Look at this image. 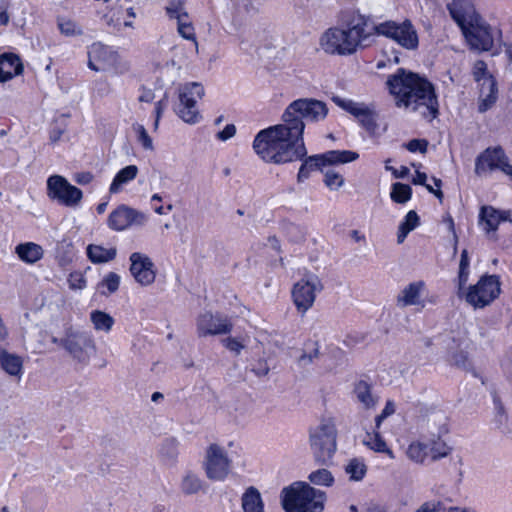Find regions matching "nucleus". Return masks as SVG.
<instances>
[{
    "instance_id": "obj_1",
    "label": "nucleus",
    "mask_w": 512,
    "mask_h": 512,
    "mask_svg": "<svg viewBox=\"0 0 512 512\" xmlns=\"http://www.w3.org/2000/svg\"><path fill=\"white\" fill-rule=\"evenodd\" d=\"M328 108L322 101L300 98L291 102L282 114V123L261 130L253 141L255 153L265 162L284 164L307 155L303 133L305 123L326 118Z\"/></svg>"
},
{
    "instance_id": "obj_2",
    "label": "nucleus",
    "mask_w": 512,
    "mask_h": 512,
    "mask_svg": "<svg viewBox=\"0 0 512 512\" xmlns=\"http://www.w3.org/2000/svg\"><path fill=\"white\" fill-rule=\"evenodd\" d=\"M377 24L359 10L348 9L339 14V26L327 29L320 38L321 48L328 54L349 56L372 45Z\"/></svg>"
},
{
    "instance_id": "obj_3",
    "label": "nucleus",
    "mask_w": 512,
    "mask_h": 512,
    "mask_svg": "<svg viewBox=\"0 0 512 512\" xmlns=\"http://www.w3.org/2000/svg\"><path fill=\"white\" fill-rule=\"evenodd\" d=\"M386 85L397 107L418 112L428 120L438 115L439 104L435 89L426 78L399 68L388 77Z\"/></svg>"
},
{
    "instance_id": "obj_4",
    "label": "nucleus",
    "mask_w": 512,
    "mask_h": 512,
    "mask_svg": "<svg viewBox=\"0 0 512 512\" xmlns=\"http://www.w3.org/2000/svg\"><path fill=\"white\" fill-rule=\"evenodd\" d=\"M447 8L472 49L488 51L493 47L492 28L476 12L471 1L453 0Z\"/></svg>"
},
{
    "instance_id": "obj_5",
    "label": "nucleus",
    "mask_w": 512,
    "mask_h": 512,
    "mask_svg": "<svg viewBox=\"0 0 512 512\" xmlns=\"http://www.w3.org/2000/svg\"><path fill=\"white\" fill-rule=\"evenodd\" d=\"M325 493L306 482H294L281 492V503L286 512H321Z\"/></svg>"
},
{
    "instance_id": "obj_6",
    "label": "nucleus",
    "mask_w": 512,
    "mask_h": 512,
    "mask_svg": "<svg viewBox=\"0 0 512 512\" xmlns=\"http://www.w3.org/2000/svg\"><path fill=\"white\" fill-rule=\"evenodd\" d=\"M337 428L333 417H322L309 429V446L315 460L328 465L337 450Z\"/></svg>"
},
{
    "instance_id": "obj_7",
    "label": "nucleus",
    "mask_w": 512,
    "mask_h": 512,
    "mask_svg": "<svg viewBox=\"0 0 512 512\" xmlns=\"http://www.w3.org/2000/svg\"><path fill=\"white\" fill-rule=\"evenodd\" d=\"M377 35L386 37L408 51L419 47V36L415 26L408 19L402 22L387 20L377 24Z\"/></svg>"
},
{
    "instance_id": "obj_8",
    "label": "nucleus",
    "mask_w": 512,
    "mask_h": 512,
    "mask_svg": "<svg viewBox=\"0 0 512 512\" xmlns=\"http://www.w3.org/2000/svg\"><path fill=\"white\" fill-rule=\"evenodd\" d=\"M358 157V153L349 150H331L319 155L305 156L302 159L303 163L300 166L297 180L303 182L309 178L310 173L314 170H321L328 165L349 163L355 161Z\"/></svg>"
},
{
    "instance_id": "obj_9",
    "label": "nucleus",
    "mask_w": 512,
    "mask_h": 512,
    "mask_svg": "<svg viewBox=\"0 0 512 512\" xmlns=\"http://www.w3.org/2000/svg\"><path fill=\"white\" fill-rule=\"evenodd\" d=\"M500 281L496 275H484L464 293L466 302L474 309L490 305L500 294Z\"/></svg>"
},
{
    "instance_id": "obj_10",
    "label": "nucleus",
    "mask_w": 512,
    "mask_h": 512,
    "mask_svg": "<svg viewBox=\"0 0 512 512\" xmlns=\"http://www.w3.org/2000/svg\"><path fill=\"white\" fill-rule=\"evenodd\" d=\"M204 96V88L200 83H187L179 89V103L175 107L177 115L186 123L199 122L201 115L197 101Z\"/></svg>"
},
{
    "instance_id": "obj_11",
    "label": "nucleus",
    "mask_w": 512,
    "mask_h": 512,
    "mask_svg": "<svg viewBox=\"0 0 512 512\" xmlns=\"http://www.w3.org/2000/svg\"><path fill=\"white\" fill-rule=\"evenodd\" d=\"M61 347L80 363H87L96 350L94 339L88 332L72 328L65 331L61 338Z\"/></svg>"
},
{
    "instance_id": "obj_12",
    "label": "nucleus",
    "mask_w": 512,
    "mask_h": 512,
    "mask_svg": "<svg viewBox=\"0 0 512 512\" xmlns=\"http://www.w3.org/2000/svg\"><path fill=\"white\" fill-rule=\"evenodd\" d=\"M203 469L209 480H225L231 471V460L226 450L218 444H210L205 452Z\"/></svg>"
},
{
    "instance_id": "obj_13",
    "label": "nucleus",
    "mask_w": 512,
    "mask_h": 512,
    "mask_svg": "<svg viewBox=\"0 0 512 512\" xmlns=\"http://www.w3.org/2000/svg\"><path fill=\"white\" fill-rule=\"evenodd\" d=\"M322 289L321 280L314 274L307 275L297 281L291 291L297 311L305 314L313 306L316 294L321 292Z\"/></svg>"
},
{
    "instance_id": "obj_14",
    "label": "nucleus",
    "mask_w": 512,
    "mask_h": 512,
    "mask_svg": "<svg viewBox=\"0 0 512 512\" xmlns=\"http://www.w3.org/2000/svg\"><path fill=\"white\" fill-rule=\"evenodd\" d=\"M47 196L66 207H77L83 197L82 191L70 184L61 175H52L47 179Z\"/></svg>"
},
{
    "instance_id": "obj_15",
    "label": "nucleus",
    "mask_w": 512,
    "mask_h": 512,
    "mask_svg": "<svg viewBox=\"0 0 512 512\" xmlns=\"http://www.w3.org/2000/svg\"><path fill=\"white\" fill-rule=\"evenodd\" d=\"M496 169L512 176V164L509 163V160L501 147L493 149L488 148L476 158L475 173L477 175H483Z\"/></svg>"
},
{
    "instance_id": "obj_16",
    "label": "nucleus",
    "mask_w": 512,
    "mask_h": 512,
    "mask_svg": "<svg viewBox=\"0 0 512 512\" xmlns=\"http://www.w3.org/2000/svg\"><path fill=\"white\" fill-rule=\"evenodd\" d=\"M147 220L145 213L122 204L110 213L107 224L114 231H124L133 225L142 226Z\"/></svg>"
},
{
    "instance_id": "obj_17",
    "label": "nucleus",
    "mask_w": 512,
    "mask_h": 512,
    "mask_svg": "<svg viewBox=\"0 0 512 512\" xmlns=\"http://www.w3.org/2000/svg\"><path fill=\"white\" fill-rule=\"evenodd\" d=\"M472 74L475 81H483L481 84V95L485 96V98L479 104V111L485 112L496 101V81L493 76L489 74L487 65L482 60H478L474 63Z\"/></svg>"
},
{
    "instance_id": "obj_18",
    "label": "nucleus",
    "mask_w": 512,
    "mask_h": 512,
    "mask_svg": "<svg viewBox=\"0 0 512 512\" xmlns=\"http://www.w3.org/2000/svg\"><path fill=\"white\" fill-rule=\"evenodd\" d=\"M130 273L137 283L142 286L151 285L156 278L154 263L149 256L140 252H134L129 258Z\"/></svg>"
},
{
    "instance_id": "obj_19",
    "label": "nucleus",
    "mask_w": 512,
    "mask_h": 512,
    "mask_svg": "<svg viewBox=\"0 0 512 512\" xmlns=\"http://www.w3.org/2000/svg\"><path fill=\"white\" fill-rule=\"evenodd\" d=\"M232 323L227 317L213 315L210 312L200 314L197 319V333L199 337L228 334L232 330Z\"/></svg>"
},
{
    "instance_id": "obj_20",
    "label": "nucleus",
    "mask_w": 512,
    "mask_h": 512,
    "mask_svg": "<svg viewBox=\"0 0 512 512\" xmlns=\"http://www.w3.org/2000/svg\"><path fill=\"white\" fill-rule=\"evenodd\" d=\"M88 66L94 71H105L114 65L117 55L102 43H93L88 50Z\"/></svg>"
},
{
    "instance_id": "obj_21",
    "label": "nucleus",
    "mask_w": 512,
    "mask_h": 512,
    "mask_svg": "<svg viewBox=\"0 0 512 512\" xmlns=\"http://www.w3.org/2000/svg\"><path fill=\"white\" fill-rule=\"evenodd\" d=\"M0 368L10 377L20 380L24 372L23 357L9 352L0 344Z\"/></svg>"
},
{
    "instance_id": "obj_22",
    "label": "nucleus",
    "mask_w": 512,
    "mask_h": 512,
    "mask_svg": "<svg viewBox=\"0 0 512 512\" xmlns=\"http://www.w3.org/2000/svg\"><path fill=\"white\" fill-rule=\"evenodd\" d=\"M424 281H415L405 286L397 295L396 304L400 308L422 305L421 294L425 289Z\"/></svg>"
},
{
    "instance_id": "obj_23",
    "label": "nucleus",
    "mask_w": 512,
    "mask_h": 512,
    "mask_svg": "<svg viewBox=\"0 0 512 512\" xmlns=\"http://www.w3.org/2000/svg\"><path fill=\"white\" fill-rule=\"evenodd\" d=\"M479 220L487 233L495 232L501 222L510 221V212L500 211L492 206H482L479 213Z\"/></svg>"
},
{
    "instance_id": "obj_24",
    "label": "nucleus",
    "mask_w": 512,
    "mask_h": 512,
    "mask_svg": "<svg viewBox=\"0 0 512 512\" xmlns=\"http://www.w3.org/2000/svg\"><path fill=\"white\" fill-rule=\"evenodd\" d=\"M23 64L21 59L12 53H4L0 56V82L4 83L15 76L22 74Z\"/></svg>"
},
{
    "instance_id": "obj_25",
    "label": "nucleus",
    "mask_w": 512,
    "mask_h": 512,
    "mask_svg": "<svg viewBox=\"0 0 512 512\" xmlns=\"http://www.w3.org/2000/svg\"><path fill=\"white\" fill-rule=\"evenodd\" d=\"M353 393L357 401L365 409L375 408L379 401V397L373 393L371 384L364 380H360L355 384Z\"/></svg>"
},
{
    "instance_id": "obj_26",
    "label": "nucleus",
    "mask_w": 512,
    "mask_h": 512,
    "mask_svg": "<svg viewBox=\"0 0 512 512\" xmlns=\"http://www.w3.org/2000/svg\"><path fill=\"white\" fill-rule=\"evenodd\" d=\"M179 489L186 496L195 495L204 489V481L196 472L187 470L181 477Z\"/></svg>"
},
{
    "instance_id": "obj_27",
    "label": "nucleus",
    "mask_w": 512,
    "mask_h": 512,
    "mask_svg": "<svg viewBox=\"0 0 512 512\" xmlns=\"http://www.w3.org/2000/svg\"><path fill=\"white\" fill-rule=\"evenodd\" d=\"M15 253L25 263L34 264L44 255L43 248L34 242L18 244L15 247Z\"/></svg>"
},
{
    "instance_id": "obj_28",
    "label": "nucleus",
    "mask_w": 512,
    "mask_h": 512,
    "mask_svg": "<svg viewBox=\"0 0 512 512\" xmlns=\"http://www.w3.org/2000/svg\"><path fill=\"white\" fill-rule=\"evenodd\" d=\"M244 512H264V504L260 492L255 487H249L242 496Z\"/></svg>"
},
{
    "instance_id": "obj_29",
    "label": "nucleus",
    "mask_w": 512,
    "mask_h": 512,
    "mask_svg": "<svg viewBox=\"0 0 512 512\" xmlns=\"http://www.w3.org/2000/svg\"><path fill=\"white\" fill-rule=\"evenodd\" d=\"M138 174V168L136 165H129L121 169L114 177L109 192L112 194L121 191L122 186L134 180Z\"/></svg>"
},
{
    "instance_id": "obj_30",
    "label": "nucleus",
    "mask_w": 512,
    "mask_h": 512,
    "mask_svg": "<svg viewBox=\"0 0 512 512\" xmlns=\"http://www.w3.org/2000/svg\"><path fill=\"white\" fill-rule=\"evenodd\" d=\"M363 444L377 453H384L388 455L390 459H394L393 451L387 446L385 440L377 430L367 432L363 439Z\"/></svg>"
},
{
    "instance_id": "obj_31",
    "label": "nucleus",
    "mask_w": 512,
    "mask_h": 512,
    "mask_svg": "<svg viewBox=\"0 0 512 512\" xmlns=\"http://www.w3.org/2000/svg\"><path fill=\"white\" fill-rule=\"evenodd\" d=\"M117 250L115 247L105 248L100 245L90 244L87 247L88 258L93 263H106L116 257Z\"/></svg>"
},
{
    "instance_id": "obj_32",
    "label": "nucleus",
    "mask_w": 512,
    "mask_h": 512,
    "mask_svg": "<svg viewBox=\"0 0 512 512\" xmlns=\"http://www.w3.org/2000/svg\"><path fill=\"white\" fill-rule=\"evenodd\" d=\"M451 363L452 365L463 369L465 371L470 372L475 378L480 379L483 385L486 384V378L483 377L473 366L472 362L469 359L468 353L460 350L451 355Z\"/></svg>"
},
{
    "instance_id": "obj_33",
    "label": "nucleus",
    "mask_w": 512,
    "mask_h": 512,
    "mask_svg": "<svg viewBox=\"0 0 512 512\" xmlns=\"http://www.w3.org/2000/svg\"><path fill=\"white\" fill-rule=\"evenodd\" d=\"M159 454L161 460L168 465H174L179 455L178 442L175 438H167L161 444Z\"/></svg>"
},
{
    "instance_id": "obj_34",
    "label": "nucleus",
    "mask_w": 512,
    "mask_h": 512,
    "mask_svg": "<svg viewBox=\"0 0 512 512\" xmlns=\"http://www.w3.org/2000/svg\"><path fill=\"white\" fill-rule=\"evenodd\" d=\"M420 223L419 216L414 210L409 211L403 222L399 225L397 232V242L401 244L406 239L407 235L413 231Z\"/></svg>"
},
{
    "instance_id": "obj_35",
    "label": "nucleus",
    "mask_w": 512,
    "mask_h": 512,
    "mask_svg": "<svg viewBox=\"0 0 512 512\" xmlns=\"http://www.w3.org/2000/svg\"><path fill=\"white\" fill-rule=\"evenodd\" d=\"M351 481H361L367 473V466L363 459L352 458L344 468Z\"/></svg>"
},
{
    "instance_id": "obj_36",
    "label": "nucleus",
    "mask_w": 512,
    "mask_h": 512,
    "mask_svg": "<svg viewBox=\"0 0 512 512\" xmlns=\"http://www.w3.org/2000/svg\"><path fill=\"white\" fill-rule=\"evenodd\" d=\"M90 320L95 330L106 333H108L114 325L113 317L101 310L92 311L90 314Z\"/></svg>"
},
{
    "instance_id": "obj_37",
    "label": "nucleus",
    "mask_w": 512,
    "mask_h": 512,
    "mask_svg": "<svg viewBox=\"0 0 512 512\" xmlns=\"http://www.w3.org/2000/svg\"><path fill=\"white\" fill-rule=\"evenodd\" d=\"M391 199L396 203H406L411 199L412 189L409 185L396 182L392 185Z\"/></svg>"
},
{
    "instance_id": "obj_38",
    "label": "nucleus",
    "mask_w": 512,
    "mask_h": 512,
    "mask_svg": "<svg viewBox=\"0 0 512 512\" xmlns=\"http://www.w3.org/2000/svg\"><path fill=\"white\" fill-rule=\"evenodd\" d=\"M186 0H170L165 7L166 14L171 19H188V13L185 11Z\"/></svg>"
},
{
    "instance_id": "obj_39",
    "label": "nucleus",
    "mask_w": 512,
    "mask_h": 512,
    "mask_svg": "<svg viewBox=\"0 0 512 512\" xmlns=\"http://www.w3.org/2000/svg\"><path fill=\"white\" fill-rule=\"evenodd\" d=\"M57 25L61 34L67 37L80 36L83 34L82 28L75 21L69 18L59 17Z\"/></svg>"
},
{
    "instance_id": "obj_40",
    "label": "nucleus",
    "mask_w": 512,
    "mask_h": 512,
    "mask_svg": "<svg viewBox=\"0 0 512 512\" xmlns=\"http://www.w3.org/2000/svg\"><path fill=\"white\" fill-rule=\"evenodd\" d=\"M119 284V275L115 272H109L99 283V289H101L100 293L105 296L112 294L118 290Z\"/></svg>"
},
{
    "instance_id": "obj_41",
    "label": "nucleus",
    "mask_w": 512,
    "mask_h": 512,
    "mask_svg": "<svg viewBox=\"0 0 512 512\" xmlns=\"http://www.w3.org/2000/svg\"><path fill=\"white\" fill-rule=\"evenodd\" d=\"M311 483L320 486H331L334 482L332 473L327 469H318L308 476Z\"/></svg>"
},
{
    "instance_id": "obj_42",
    "label": "nucleus",
    "mask_w": 512,
    "mask_h": 512,
    "mask_svg": "<svg viewBox=\"0 0 512 512\" xmlns=\"http://www.w3.org/2000/svg\"><path fill=\"white\" fill-rule=\"evenodd\" d=\"M427 448V445L423 443L414 442L409 445L407 456L416 463H423L428 456Z\"/></svg>"
},
{
    "instance_id": "obj_43",
    "label": "nucleus",
    "mask_w": 512,
    "mask_h": 512,
    "mask_svg": "<svg viewBox=\"0 0 512 512\" xmlns=\"http://www.w3.org/2000/svg\"><path fill=\"white\" fill-rule=\"evenodd\" d=\"M178 23V33L185 39L193 40L196 48L198 47V43L195 38V31L192 23L188 19H181L177 21Z\"/></svg>"
},
{
    "instance_id": "obj_44",
    "label": "nucleus",
    "mask_w": 512,
    "mask_h": 512,
    "mask_svg": "<svg viewBox=\"0 0 512 512\" xmlns=\"http://www.w3.org/2000/svg\"><path fill=\"white\" fill-rule=\"evenodd\" d=\"M325 185L331 190H338L344 184L342 175L334 170H327L324 177Z\"/></svg>"
},
{
    "instance_id": "obj_45",
    "label": "nucleus",
    "mask_w": 512,
    "mask_h": 512,
    "mask_svg": "<svg viewBox=\"0 0 512 512\" xmlns=\"http://www.w3.org/2000/svg\"><path fill=\"white\" fill-rule=\"evenodd\" d=\"M361 125L369 132H374L377 128L376 114L370 108L358 119Z\"/></svg>"
},
{
    "instance_id": "obj_46",
    "label": "nucleus",
    "mask_w": 512,
    "mask_h": 512,
    "mask_svg": "<svg viewBox=\"0 0 512 512\" xmlns=\"http://www.w3.org/2000/svg\"><path fill=\"white\" fill-rule=\"evenodd\" d=\"M494 409H495V419L496 422L500 425L505 424L508 420V416L502 403L501 399L498 396H494L493 398Z\"/></svg>"
},
{
    "instance_id": "obj_47",
    "label": "nucleus",
    "mask_w": 512,
    "mask_h": 512,
    "mask_svg": "<svg viewBox=\"0 0 512 512\" xmlns=\"http://www.w3.org/2000/svg\"><path fill=\"white\" fill-rule=\"evenodd\" d=\"M319 357V349L317 344H313V347L309 351H304L299 357L298 363L301 366H307L311 364L315 359Z\"/></svg>"
},
{
    "instance_id": "obj_48",
    "label": "nucleus",
    "mask_w": 512,
    "mask_h": 512,
    "mask_svg": "<svg viewBox=\"0 0 512 512\" xmlns=\"http://www.w3.org/2000/svg\"><path fill=\"white\" fill-rule=\"evenodd\" d=\"M135 130L138 135V141L142 144L146 150H153V142L151 137L148 135L146 129L142 125H137Z\"/></svg>"
},
{
    "instance_id": "obj_49",
    "label": "nucleus",
    "mask_w": 512,
    "mask_h": 512,
    "mask_svg": "<svg viewBox=\"0 0 512 512\" xmlns=\"http://www.w3.org/2000/svg\"><path fill=\"white\" fill-rule=\"evenodd\" d=\"M222 342L228 350L236 353L237 355L240 354L244 348V344L238 338L228 337Z\"/></svg>"
},
{
    "instance_id": "obj_50",
    "label": "nucleus",
    "mask_w": 512,
    "mask_h": 512,
    "mask_svg": "<svg viewBox=\"0 0 512 512\" xmlns=\"http://www.w3.org/2000/svg\"><path fill=\"white\" fill-rule=\"evenodd\" d=\"M428 142L426 140L413 139L405 144V147L410 152L419 151L425 153L427 151Z\"/></svg>"
},
{
    "instance_id": "obj_51",
    "label": "nucleus",
    "mask_w": 512,
    "mask_h": 512,
    "mask_svg": "<svg viewBox=\"0 0 512 512\" xmlns=\"http://www.w3.org/2000/svg\"><path fill=\"white\" fill-rule=\"evenodd\" d=\"M167 106V98L164 97L163 99L159 100L155 105V122H154V129L158 128L160 118L162 116V113L164 109Z\"/></svg>"
},
{
    "instance_id": "obj_52",
    "label": "nucleus",
    "mask_w": 512,
    "mask_h": 512,
    "mask_svg": "<svg viewBox=\"0 0 512 512\" xmlns=\"http://www.w3.org/2000/svg\"><path fill=\"white\" fill-rule=\"evenodd\" d=\"M269 366L267 362L263 359H260L257 361V363L252 368V371L258 376L263 377L266 376L269 373Z\"/></svg>"
},
{
    "instance_id": "obj_53",
    "label": "nucleus",
    "mask_w": 512,
    "mask_h": 512,
    "mask_svg": "<svg viewBox=\"0 0 512 512\" xmlns=\"http://www.w3.org/2000/svg\"><path fill=\"white\" fill-rule=\"evenodd\" d=\"M236 133V127L233 124H228L225 128L217 133V138L221 141H226L232 138Z\"/></svg>"
},
{
    "instance_id": "obj_54",
    "label": "nucleus",
    "mask_w": 512,
    "mask_h": 512,
    "mask_svg": "<svg viewBox=\"0 0 512 512\" xmlns=\"http://www.w3.org/2000/svg\"><path fill=\"white\" fill-rule=\"evenodd\" d=\"M69 284L72 289H83L86 286V280L80 274H70Z\"/></svg>"
},
{
    "instance_id": "obj_55",
    "label": "nucleus",
    "mask_w": 512,
    "mask_h": 512,
    "mask_svg": "<svg viewBox=\"0 0 512 512\" xmlns=\"http://www.w3.org/2000/svg\"><path fill=\"white\" fill-rule=\"evenodd\" d=\"M469 278V267L459 266L458 273V288L461 291L466 285Z\"/></svg>"
},
{
    "instance_id": "obj_56",
    "label": "nucleus",
    "mask_w": 512,
    "mask_h": 512,
    "mask_svg": "<svg viewBox=\"0 0 512 512\" xmlns=\"http://www.w3.org/2000/svg\"><path fill=\"white\" fill-rule=\"evenodd\" d=\"M334 102L339 107L343 108L344 110H346L350 114L352 113V111L355 108V106L358 104L356 102H353L352 100L341 99L339 97L334 98Z\"/></svg>"
},
{
    "instance_id": "obj_57",
    "label": "nucleus",
    "mask_w": 512,
    "mask_h": 512,
    "mask_svg": "<svg viewBox=\"0 0 512 512\" xmlns=\"http://www.w3.org/2000/svg\"><path fill=\"white\" fill-rule=\"evenodd\" d=\"M155 99V94L152 90L142 88L140 91V95L138 97V101L142 103H151Z\"/></svg>"
},
{
    "instance_id": "obj_58",
    "label": "nucleus",
    "mask_w": 512,
    "mask_h": 512,
    "mask_svg": "<svg viewBox=\"0 0 512 512\" xmlns=\"http://www.w3.org/2000/svg\"><path fill=\"white\" fill-rule=\"evenodd\" d=\"M368 108V106L362 103H358L351 114L355 116L357 119H359L361 116H363V114L367 111Z\"/></svg>"
},
{
    "instance_id": "obj_59",
    "label": "nucleus",
    "mask_w": 512,
    "mask_h": 512,
    "mask_svg": "<svg viewBox=\"0 0 512 512\" xmlns=\"http://www.w3.org/2000/svg\"><path fill=\"white\" fill-rule=\"evenodd\" d=\"M384 416L388 417L395 413V404L393 401H387L384 409L381 412Z\"/></svg>"
},
{
    "instance_id": "obj_60",
    "label": "nucleus",
    "mask_w": 512,
    "mask_h": 512,
    "mask_svg": "<svg viewBox=\"0 0 512 512\" xmlns=\"http://www.w3.org/2000/svg\"><path fill=\"white\" fill-rule=\"evenodd\" d=\"M427 175L423 172H416V176L413 179V183L417 185H426Z\"/></svg>"
},
{
    "instance_id": "obj_61",
    "label": "nucleus",
    "mask_w": 512,
    "mask_h": 512,
    "mask_svg": "<svg viewBox=\"0 0 512 512\" xmlns=\"http://www.w3.org/2000/svg\"><path fill=\"white\" fill-rule=\"evenodd\" d=\"M409 169L405 166H402L400 170L393 169V175L395 178H404L408 175Z\"/></svg>"
},
{
    "instance_id": "obj_62",
    "label": "nucleus",
    "mask_w": 512,
    "mask_h": 512,
    "mask_svg": "<svg viewBox=\"0 0 512 512\" xmlns=\"http://www.w3.org/2000/svg\"><path fill=\"white\" fill-rule=\"evenodd\" d=\"M459 266L469 267V256L466 249H464L461 253Z\"/></svg>"
},
{
    "instance_id": "obj_63",
    "label": "nucleus",
    "mask_w": 512,
    "mask_h": 512,
    "mask_svg": "<svg viewBox=\"0 0 512 512\" xmlns=\"http://www.w3.org/2000/svg\"><path fill=\"white\" fill-rule=\"evenodd\" d=\"M8 329L5 325H0V344L2 345V342H5L8 338Z\"/></svg>"
},
{
    "instance_id": "obj_64",
    "label": "nucleus",
    "mask_w": 512,
    "mask_h": 512,
    "mask_svg": "<svg viewBox=\"0 0 512 512\" xmlns=\"http://www.w3.org/2000/svg\"><path fill=\"white\" fill-rule=\"evenodd\" d=\"M350 236L352 239H354L356 242L364 241L365 237L364 235L360 234L358 230H352L350 232Z\"/></svg>"
}]
</instances>
